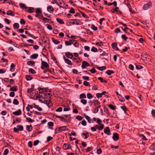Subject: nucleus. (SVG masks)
<instances>
[{
  "label": "nucleus",
  "instance_id": "1",
  "mask_svg": "<svg viewBox=\"0 0 155 155\" xmlns=\"http://www.w3.org/2000/svg\"><path fill=\"white\" fill-rule=\"evenodd\" d=\"M41 88H40V89L39 90L40 92L38 95L39 99H45L47 98L48 99H49L51 97V95L50 93H47L45 92H44V91H41Z\"/></svg>",
  "mask_w": 155,
  "mask_h": 155
},
{
  "label": "nucleus",
  "instance_id": "2",
  "mask_svg": "<svg viewBox=\"0 0 155 155\" xmlns=\"http://www.w3.org/2000/svg\"><path fill=\"white\" fill-rule=\"evenodd\" d=\"M68 130V129L67 128L66 126H61L56 128L55 129V133H59L61 132L62 131H66Z\"/></svg>",
  "mask_w": 155,
  "mask_h": 155
},
{
  "label": "nucleus",
  "instance_id": "3",
  "mask_svg": "<svg viewBox=\"0 0 155 155\" xmlns=\"http://www.w3.org/2000/svg\"><path fill=\"white\" fill-rule=\"evenodd\" d=\"M152 6V4L151 2H149L143 6V9L144 10H147L150 8Z\"/></svg>",
  "mask_w": 155,
  "mask_h": 155
},
{
  "label": "nucleus",
  "instance_id": "4",
  "mask_svg": "<svg viewBox=\"0 0 155 155\" xmlns=\"http://www.w3.org/2000/svg\"><path fill=\"white\" fill-rule=\"evenodd\" d=\"M41 68L42 69H44L45 68H49V65L47 62L43 61L42 59H41Z\"/></svg>",
  "mask_w": 155,
  "mask_h": 155
},
{
  "label": "nucleus",
  "instance_id": "5",
  "mask_svg": "<svg viewBox=\"0 0 155 155\" xmlns=\"http://www.w3.org/2000/svg\"><path fill=\"white\" fill-rule=\"evenodd\" d=\"M71 21H72L71 22H70V23H72L73 25H78L80 24L81 22L79 20H77L76 19H73L71 20Z\"/></svg>",
  "mask_w": 155,
  "mask_h": 155
},
{
  "label": "nucleus",
  "instance_id": "6",
  "mask_svg": "<svg viewBox=\"0 0 155 155\" xmlns=\"http://www.w3.org/2000/svg\"><path fill=\"white\" fill-rule=\"evenodd\" d=\"M93 103H94V106H95L96 107L99 108H100L101 107L100 103L97 100H94L93 101Z\"/></svg>",
  "mask_w": 155,
  "mask_h": 155
},
{
  "label": "nucleus",
  "instance_id": "7",
  "mask_svg": "<svg viewBox=\"0 0 155 155\" xmlns=\"http://www.w3.org/2000/svg\"><path fill=\"white\" fill-rule=\"evenodd\" d=\"M113 5L115 7V8L113 9L114 11H117V9H119V8L117 7V2L116 1H114L113 3H109L107 4L108 5Z\"/></svg>",
  "mask_w": 155,
  "mask_h": 155
},
{
  "label": "nucleus",
  "instance_id": "8",
  "mask_svg": "<svg viewBox=\"0 0 155 155\" xmlns=\"http://www.w3.org/2000/svg\"><path fill=\"white\" fill-rule=\"evenodd\" d=\"M63 148L64 150H67L70 149H71V147L70 144L67 143H64L63 146Z\"/></svg>",
  "mask_w": 155,
  "mask_h": 155
},
{
  "label": "nucleus",
  "instance_id": "9",
  "mask_svg": "<svg viewBox=\"0 0 155 155\" xmlns=\"http://www.w3.org/2000/svg\"><path fill=\"white\" fill-rule=\"evenodd\" d=\"M112 138L114 141H117L119 138L118 134L117 133H114L112 137Z\"/></svg>",
  "mask_w": 155,
  "mask_h": 155
},
{
  "label": "nucleus",
  "instance_id": "10",
  "mask_svg": "<svg viewBox=\"0 0 155 155\" xmlns=\"http://www.w3.org/2000/svg\"><path fill=\"white\" fill-rule=\"evenodd\" d=\"M90 65L89 64L87 61H84L82 63L81 65V68L83 69H84L86 68V67L89 66Z\"/></svg>",
  "mask_w": 155,
  "mask_h": 155
},
{
  "label": "nucleus",
  "instance_id": "11",
  "mask_svg": "<svg viewBox=\"0 0 155 155\" xmlns=\"http://www.w3.org/2000/svg\"><path fill=\"white\" fill-rule=\"evenodd\" d=\"M110 131L109 127H106L104 130V133L108 135H110Z\"/></svg>",
  "mask_w": 155,
  "mask_h": 155
},
{
  "label": "nucleus",
  "instance_id": "12",
  "mask_svg": "<svg viewBox=\"0 0 155 155\" xmlns=\"http://www.w3.org/2000/svg\"><path fill=\"white\" fill-rule=\"evenodd\" d=\"M66 56L70 59H72L73 57V55L72 53L69 52H66L65 53Z\"/></svg>",
  "mask_w": 155,
  "mask_h": 155
},
{
  "label": "nucleus",
  "instance_id": "13",
  "mask_svg": "<svg viewBox=\"0 0 155 155\" xmlns=\"http://www.w3.org/2000/svg\"><path fill=\"white\" fill-rule=\"evenodd\" d=\"M47 10L50 13H53L54 9L53 7L51 5H49L47 8Z\"/></svg>",
  "mask_w": 155,
  "mask_h": 155
},
{
  "label": "nucleus",
  "instance_id": "14",
  "mask_svg": "<svg viewBox=\"0 0 155 155\" xmlns=\"http://www.w3.org/2000/svg\"><path fill=\"white\" fill-rule=\"evenodd\" d=\"M21 114V111L20 109H19L18 110L15 111L13 112V114L15 115L18 116L20 115Z\"/></svg>",
  "mask_w": 155,
  "mask_h": 155
},
{
  "label": "nucleus",
  "instance_id": "15",
  "mask_svg": "<svg viewBox=\"0 0 155 155\" xmlns=\"http://www.w3.org/2000/svg\"><path fill=\"white\" fill-rule=\"evenodd\" d=\"M117 44L116 43H113L112 44L111 46L112 48L114 50L117 51H119V50L117 47Z\"/></svg>",
  "mask_w": 155,
  "mask_h": 155
},
{
  "label": "nucleus",
  "instance_id": "16",
  "mask_svg": "<svg viewBox=\"0 0 155 155\" xmlns=\"http://www.w3.org/2000/svg\"><path fill=\"white\" fill-rule=\"evenodd\" d=\"M72 42H74L73 40H69V41H66L65 43L66 45L68 46L71 45L73 43Z\"/></svg>",
  "mask_w": 155,
  "mask_h": 155
},
{
  "label": "nucleus",
  "instance_id": "17",
  "mask_svg": "<svg viewBox=\"0 0 155 155\" xmlns=\"http://www.w3.org/2000/svg\"><path fill=\"white\" fill-rule=\"evenodd\" d=\"M19 5L20 6V8L23 9H25L26 10V9L27 8V7L24 4L22 3H20Z\"/></svg>",
  "mask_w": 155,
  "mask_h": 155
},
{
  "label": "nucleus",
  "instance_id": "18",
  "mask_svg": "<svg viewBox=\"0 0 155 155\" xmlns=\"http://www.w3.org/2000/svg\"><path fill=\"white\" fill-rule=\"evenodd\" d=\"M26 10L30 13H32L34 12V8L32 7H27V8L26 9Z\"/></svg>",
  "mask_w": 155,
  "mask_h": 155
},
{
  "label": "nucleus",
  "instance_id": "19",
  "mask_svg": "<svg viewBox=\"0 0 155 155\" xmlns=\"http://www.w3.org/2000/svg\"><path fill=\"white\" fill-rule=\"evenodd\" d=\"M38 91H33L30 94L32 97H37L38 95Z\"/></svg>",
  "mask_w": 155,
  "mask_h": 155
},
{
  "label": "nucleus",
  "instance_id": "20",
  "mask_svg": "<svg viewBox=\"0 0 155 155\" xmlns=\"http://www.w3.org/2000/svg\"><path fill=\"white\" fill-rule=\"evenodd\" d=\"M35 62L33 61H29L27 62V64L28 65H30L32 66H34Z\"/></svg>",
  "mask_w": 155,
  "mask_h": 155
},
{
  "label": "nucleus",
  "instance_id": "21",
  "mask_svg": "<svg viewBox=\"0 0 155 155\" xmlns=\"http://www.w3.org/2000/svg\"><path fill=\"white\" fill-rule=\"evenodd\" d=\"M38 56V54H34L30 56V58L31 59H35L37 58Z\"/></svg>",
  "mask_w": 155,
  "mask_h": 155
},
{
  "label": "nucleus",
  "instance_id": "22",
  "mask_svg": "<svg viewBox=\"0 0 155 155\" xmlns=\"http://www.w3.org/2000/svg\"><path fill=\"white\" fill-rule=\"evenodd\" d=\"M42 20L43 21V22L45 23L48 22L50 23V22L49 21H52L51 20V19H48L46 18H43Z\"/></svg>",
  "mask_w": 155,
  "mask_h": 155
},
{
  "label": "nucleus",
  "instance_id": "23",
  "mask_svg": "<svg viewBox=\"0 0 155 155\" xmlns=\"http://www.w3.org/2000/svg\"><path fill=\"white\" fill-rule=\"evenodd\" d=\"M6 14L7 15H11L12 16H14L15 14L14 12L11 11H8L7 12Z\"/></svg>",
  "mask_w": 155,
  "mask_h": 155
},
{
  "label": "nucleus",
  "instance_id": "24",
  "mask_svg": "<svg viewBox=\"0 0 155 155\" xmlns=\"http://www.w3.org/2000/svg\"><path fill=\"white\" fill-rule=\"evenodd\" d=\"M18 90V88L17 86L11 87L10 89V91H16Z\"/></svg>",
  "mask_w": 155,
  "mask_h": 155
},
{
  "label": "nucleus",
  "instance_id": "25",
  "mask_svg": "<svg viewBox=\"0 0 155 155\" xmlns=\"http://www.w3.org/2000/svg\"><path fill=\"white\" fill-rule=\"evenodd\" d=\"M15 65L14 64L12 63L10 66V71L11 72H13L15 70L14 67H15Z\"/></svg>",
  "mask_w": 155,
  "mask_h": 155
},
{
  "label": "nucleus",
  "instance_id": "26",
  "mask_svg": "<svg viewBox=\"0 0 155 155\" xmlns=\"http://www.w3.org/2000/svg\"><path fill=\"white\" fill-rule=\"evenodd\" d=\"M56 20L58 22L61 24H64V22L62 19L59 18H57Z\"/></svg>",
  "mask_w": 155,
  "mask_h": 155
},
{
  "label": "nucleus",
  "instance_id": "27",
  "mask_svg": "<svg viewBox=\"0 0 155 155\" xmlns=\"http://www.w3.org/2000/svg\"><path fill=\"white\" fill-rule=\"evenodd\" d=\"M53 42L55 44H58L60 43V41L57 40L55 39L54 38H51Z\"/></svg>",
  "mask_w": 155,
  "mask_h": 155
},
{
  "label": "nucleus",
  "instance_id": "28",
  "mask_svg": "<svg viewBox=\"0 0 155 155\" xmlns=\"http://www.w3.org/2000/svg\"><path fill=\"white\" fill-rule=\"evenodd\" d=\"M140 137L141 138V139L143 141H146L147 139L146 137L144 135L142 134H139Z\"/></svg>",
  "mask_w": 155,
  "mask_h": 155
},
{
  "label": "nucleus",
  "instance_id": "29",
  "mask_svg": "<svg viewBox=\"0 0 155 155\" xmlns=\"http://www.w3.org/2000/svg\"><path fill=\"white\" fill-rule=\"evenodd\" d=\"M35 12L37 14H41L42 13L41 9L40 8H36Z\"/></svg>",
  "mask_w": 155,
  "mask_h": 155
},
{
  "label": "nucleus",
  "instance_id": "30",
  "mask_svg": "<svg viewBox=\"0 0 155 155\" xmlns=\"http://www.w3.org/2000/svg\"><path fill=\"white\" fill-rule=\"evenodd\" d=\"M28 72L29 73L32 74H35L36 73L34 69L31 68L29 69Z\"/></svg>",
  "mask_w": 155,
  "mask_h": 155
},
{
  "label": "nucleus",
  "instance_id": "31",
  "mask_svg": "<svg viewBox=\"0 0 155 155\" xmlns=\"http://www.w3.org/2000/svg\"><path fill=\"white\" fill-rule=\"evenodd\" d=\"M26 129L29 131H31L32 129V127L31 125H27L26 126Z\"/></svg>",
  "mask_w": 155,
  "mask_h": 155
},
{
  "label": "nucleus",
  "instance_id": "32",
  "mask_svg": "<svg viewBox=\"0 0 155 155\" xmlns=\"http://www.w3.org/2000/svg\"><path fill=\"white\" fill-rule=\"evenodd\" d=\"M119 100L121 102H124L125 101V99L124 97H122L121 95L118 97Z\"/></svg>",
  "mask_w": 155,
  "mask_h": 155
},
{
  "label": "nucleus",
  "instance_id": "33",
  "mask_svg": "<svg viewBox=\"0 0 155 155\" xmlns=\"http://www.w3.org/2000/svg\"><path fill=\"white\" fill-rule=\"evenodd\" d=\"M86 98V95L84 93L81 94L80 95V98L81 99H83Z\"/></svg>",
  "mask_w": 155,
  "mask_h": 155
},
{
  "label": "nucleus",
  "instance_id": "34",
  "mask_svg": "<svg viewBox=\"0 0 155 155\" xmlns=\"http://www.w3.org/2000/svg\"><path fill=\"white\" fill-rule=\"evenodd\" d=\"M34 107L35 108L37 109L39 111H41L42 110V109L41 107L35 104H34Z\"/></svg>",
  "mask_w": 155,
  "mask_h": 155
},
{
  "label": "nucleus",
  "instance_id": "35",
  "mask_svg": "<svg viewBox=\"0 0 155 155\" xmlns=\"http://www.w3.org/2000/svg\"><path fill=\"white\" fill-rule=\"evenodd\" d=\"M25 78L27 81H29L31 80L32 78V77H31L30 75H25Z\"/></svg>",
  "mask_w": 155,
  "mask_h": 155
},
{
  "label": "nucleus",
  "instance_id": "36",
  "mask_svg": "<svg viewBox=\"0 0 155 155\" xmlns=\"http://www.w3.org/2000/svg\"><path fill=\"white\" fill-rule=\"evenodd\" d=\"M81 135L82 136H85V137L84 138V139H86L89 137V134L88 133H83L81 134Z\"/></svg>",
  "mask_w": 155,
  "mask_h": 155
},
{
  "label": "nucleus",
  "instance_id": "37",
  "mask_svg": "<svg viewBox=\"0 0 155 155\" xmlns=\"http://www.w3.org/2000/svg\"><path fill=\"white\" fill-rule=\"evenodd\" d=\"M65 62L68 64L71 65H72L71 61L68 59H67L65 61Z\"/></svg>",
  "mask_w": 155,
  "mask_h": 155
},
{
  "label": "nucleus",
  "instance_id": "38",
  "mask_svg": "<svg viewBox=\"0 0 155 155\" xmlns=\"http://www.w3.org/2000/svg\"><path fill=\"white\" fill-rule=\"evenodd\" d=\"M17 127H18V129L20 131H22L23 130V127L21 125H18L17 126Z\"/></svg>",
  "mask_w": 155,
  "mask_h": 155
},
{
  "label": "nucleus",
  "instance_id": "39",
  "mask_svg": "<svg viewBox=\"0 0 155 155\" xmlns=\"http://www.w3.org/2000/svg\"><path fill=\"white\" fill-rule=\"evenodd\" d=\"M106 73L108 75H110L111 74H114V72L113 71L107 70L106 71Z\"/></svg>",
  "mask_w": 155,
  "mask_h": 155
},
{
  "label": "nucleus",
  "instance_id": "40",
  "mask_svg": "<svg viewBox=\"0 0 155 155\" xmlns=\"http://www.w3.org/2000/svg\"><path fill=\"white\" fill-rule=\"evenodd\" d=\"M101 126H99L98 127H97V129L99 130H102L104 128V125L103 124H101Z\"/></svg>",
  "mask_w": 155,
  "mask_h": 155
},
{
  "label": "nucleus",
  "instance_id": "41",
  "mask_svg": "<svg viewBox=\"0 0 155 155\" xmlns=\"http://www.w3.org/2000/svg\"><path fill=\"white\" fill-rule=\"evenodd\" d=\"M34 88V86H32V87L30 88H28L27 91V92L28 93H29L30 92H31L33 91V89Z\"/></svg>",
  "mask_w": 155,
  "mask_h": 155
},
{
  "label": "nucleus",
  "instance_id": "42",
  "mask_svg": "<svg viewBox=\"0 0 155 155\" xmlns=\"http://www.w3.org/2000/svg\"><path fill=\"white\" fill-rule=\"evenodd\" d=\"M108 107L112 110H114L116 109L115 107L111 104L108 105Z\"/></svg>",
  "mask_w": 155,
  "mask_h": 155
},
{
  "label": "nucleus",
  "instance_id": "43",
  "mask_svg": "<svg viewBox=\"0 0 155 155\" xmlns=\"http://www.w3.org/2000/svg\"><path fill=\"white\" fill-rule=\"evenodd\" d=\"M48 72H49L51 73H52V71L51 70V69L49 68H48L46 69H45V70L43 72L44 73H46Z\"/></svg>",
  "mask_w": 155,
  "mask_h": 155
},
{
  "label": "nucleus",
  "instance_id": "44",
  "mask_svg": "<svg viewBox=\"0 0 155 155\" xmlns=\"http://www.w3.org/2000/svg\"><path fill=\"white\" fill-rule=\"evenodd\" d=\"M85 118L87 120L88 122H89V123H91V120L90 117L88 116H86L85 117Z\"/></svg>",
  "mask_w": 155,
  "mask_h": 155
},
{
  "label": "nucleus",
  "instance_id": "45",
  "mask_svg": "<svg viewBox=\"0 0 155 155\" xmlns=\"http://www.w3.org/2000/svg\"><path fill=\"white\" fill-rule=\"evenodd\" d=\"M19 25L18 23H15L13 25V27L15 29H18L19 28Z\"/></svg>",
  "mask_w": 155,
  "mask_h": 155
},
{
  "label": "nucleus",
  "instance_id": "46",
  "mask_svg": "<svg viewBox=\"0 0 155 155\" xmlns=\"http://www.w3.org/2000/svg\"><path fill=\"white\" fill-rule=\"evenodd\" d=\"M99 70L102 71L104 70H105L106 68L105 66H103L101 67H98L97 68Z\"/></svg>",
  "mask_w": 155,
  "mask_h": 155
},
{
  "label": "nucleus",
  "instance_id": "47",
  "mask_svg": "<svg viewBox=\"0 0 155 155\" xmlns=\"http://www.w3.org/2000/svg\"><path fill=\"white\" fill-rule=\"evenodd\" d=\"M73 41H74V42H73L72 44L74 46L76 47H78L79 46V44L78 42H77L76 41L74 40Z\"/></svg>",
  "mask_w": 155,
  "mask_h": 155
},
{
  "label": "nucleus",
  "instance_id": "48",
  "mask_svg": "<svg viewBox=\"0 0 155 155\" xmlns=\"http://www.w3.org/2000/svg\"><path fill=\"white\" fill-rule=\"evenodd\" d=\"M26 119L27 120V121L29 122L33 123L34 122V120L31 119V118L29 117H26Z\"/></svg>",
  "mask_w": 155,
  "mask_h": 155
},
{
  "label": "nucleus",
  "instance_id": "49",
  "mask_svg": "<svg viewBox=\"0 0 155 155\" xmlns=\"http://www.w3.org/2000/svg\"><path fill=\"white\" fill-rule=\"evenodd\" d=\"M91 51L92 52H96L98 51L97 49L95 47H93L91 49Z\"/></svg>",
  "mask_w": 155,
  "mask_h": 155
},
{
  "label": "nucleus",
  "instance_id": "50",
  "mask_svg": "<svg viewBox=\"0 0 155 155\" xmlns=\"http://www.w3.org/2000/svg\"><path fill=\"white\" fill-rule=\"evenodd\" d=\"M81 102L84 104H86L87 103V100L84 99H81Z\"/></svg>",
  "mask_w": 155,
  "mask_h": 155
},
{
  "label": "nucleus",
  "instance_id": "51",
  "mask_svg": "<svg viewBox=\"0 0 155 155\" xmlns=\"http://www.w3.org/2000/svg\"><path fill=\"white\" fill-rule=\"evenodd\" d=\"M13 103L15 105H18V102L17 99H14Z\"/></svg>",
  "mask_w": 155,
  "mask_h": 155
},
{
  "label": "nucleus",
  "instance_id": "52",
  "mask_svg": "<svg viewBox=\"0 0 155 155\" xmlns=\"http://www.w3.org/2000/svg\"><path fill=\"white\" fill-rule=\"evenodd\" d=\"M91 28L94 31H97V28L94 25H92L91 26Z\"/></svg>",
  "mask_w": 155,
  "mask_h": 155
},
{
  "label": "nucleus",
  "instance_id": "53",
  "mask_svg": "<svg viewBox=\"0 0 155 155\" xmlns=\"http://www.w3.org/2000/svg\"><path fill=\"white\" fill-rule=\"evenodd\" d=\"M87 97L88 99H91L93 98L92 95L90 93H87Z\"/></svg>",
  "mask_w": 155,
  "mask_h": 155
},
{
  "label": "nucleus",
  "instance_id": "54",
  "mask_svg": "<svg viewBox=\"0 0 155 155\" xmlns=\"http://www.w3.org/2000/svg\"><path fill=\"white\" fill-rule=\"evenodd\" d=\"M83 84L84 85H85V86H90L89 83L88 82H87L86 81H84V82Z\"/></svg>",
  "mask_w": 155,
  "mask_h": 155
},
{
  "label": "nucleus",
  "instance_id": "55",
  "mask_svg": "<svg viewBox=\"0 0 155 155\" xmlns=\"http://www.w3.org/2000/svg\"><path fill=\"white\" fill-rule=\"evenodd\" d=\"M98 108H99L96 107L93 110V112L94 114L97 113L99 110Z\"/></svg>",
  "mask_w": 155,
  "mask_h": 155
},
{
  "label": "nucleus",
  "instance_id": "56",
  "mask_svg": "<svg viewBox=\"0 0 155 155\" xmlns=\"http://www.w3.org/2000/svg\"><path fill=\"white\" fill-rule=\"evenodd\" d=\"M121 38L124 40H125V41H127V38H128L127 37H126V36H125V35H121Z\"/></svg>",
  "mask_w": 155,
  "mask_h": 155
},
{
  "label": "nucleus",
  "instance_id": "57",
  "mask_svg": "<svg viewBox=\"0 0 155 155\" xmlns=\"http://www.w3.org/2000/svg\"><path fill=\"white\" fill-rule=\"evenodd\" d=\"M76 119L79 120H81L83 119V118L82 117H81V116L78 115L76 117Z\"/></svg>",
  "mask_w": 155,
  "mask_h": 155
},
{
  "label": "nucleus",
  "instance_id": "58",
  "mask_svg": "<svg viewBox=\"0 0 155 155\" xmlns=\"http://www.w3.org/2000/svg\"><path fill=\"white\" fill-rule=\"evenodd\" d=\"M69 12L72 13H75L74 9L72 7L71 8V9L69 11Z\"/></svg>",
  "mask_w": 155,
  "mask_h": 155
},
{
  "label": "nucleus",
  "instance_id": "59",
  "mask_svg": "<svg viewBox=\"0 0 155 155\" xmlns=\"http://www.w3.org/2000/svg\"><path fill=\"white\" fill-rule=\"evenodd\" d=\"M39 142V141L38 140H37L35 141L34 142V146H36L37 145H38Z\"/></svg>",
  "mask_w": 155,
  "mask_h": 155
},
{
  "label": "nucleus",
  "instance_id": "60",
  "mask_svg": "<svg viewBox=\"0 0 155 155\" xmlns=\"http://www.w3.org/2000/svg\"><path fill=\"white\" fill-rule=\"evenodd\" d=\"M8 153V149H5L4 151V152L3 153V155H6Z\"/></svg>",
  "mask_w": 155,
  "mask_h": 155
},
{
  "label": "nucleus",
  "instance_id": "61",
  "mask_svg": "<svg viewBox=\"0 0 155 155\" xmlns=\"http://www.w3.org/2000/svg\"><path fill=\"white\" fill-rule=\"evenodd\" d=\"M80 13L82 15V16L85 18H88V17L85 14L82 12H80Z\"/></svg>",
  "mask_w": 155,
  "mask_h": 155
},
{
  "label": "nucleus",
  "instance_id": "62",
  "mask_svg": "<svg viewBox=\"0 0 155 155\" xmlns=\"http://www.w3.org/2000/svg\"><path fill=\"white\" fill-rule=\"evenodd\" d=\"M81 124L83 126H86L87 125V122L85 120H84L81 122Z\"/></svg>",
  "mask_w": 155,
  "mask_h": 155
},
{
  "label": "nucleus",
  "instance_id": "63",
  "mask_svg": "<svg viewBox=\"0 0 155 155\" xmlns=\"http://www.w3.org/2000/svg\"><path fill=\"white\" fill-rule=\"evenodd\" d=\"M97 122L99 125H101L102 123V121L99 118H98L97 119Z\"/></svg>",
  "mask_w": 155,
  "mask_h": 155
},
{
  "label": "nucleus",
  "instance_id": "64",
  "mask_svg": "<svg viewBox=\"0 0 155 155\" xmlns=\"http://www.w3.org/2000/svg\"><path fill=\"white\" fill-rule=\"evenodd\" d=\"M151 114L152 117H155V110H153L151 111Z\"/></svg>",
  "mask_w": 155,
  "mask_h": 155
}]
</instances>
